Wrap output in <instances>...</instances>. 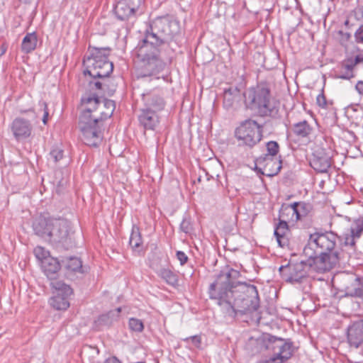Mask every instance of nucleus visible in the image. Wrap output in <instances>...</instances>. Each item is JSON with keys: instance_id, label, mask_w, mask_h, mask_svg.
<instances>
[{"instance_id": "obj_16", "label": "nucleus", "mask_w": 363, "mask_h": 363, "mask_svg": "<svg viewBox=\"0 0 363 363\" xmlns=\"http://www.w3.org/2000/svg\"><path fill=\"white\" fill-rule=\"evenodd\" d=\"M342 281L344 282L342 290L345 291L346 296L363 299V279L359 282V278L345 276Z\"/></svg>"}, {"instance_id": "obj_47", "label": "nucleus", "mask_w": 363, "mask_h": 363, "mask_svg": "<svg viewBox=\"0 0 363 363\" xmlns=\"http://www.w3.org/2000/svg\"><path fill=\"white\" fill-rule=\"evenodd\" d=\"M41 106L43 108V110H44V114H43V123L44 124H46L48 122V115H49L47 104L45 102H42Z\"/></svg>"}, {"instance_id": "obj_25", "label": "nucleus", "mask_w": 363, "mask_h": 363, "mask_svg": "<svg viewBox=\"0 0 363 363\" xmlns=\"http://www.w3.org/2000/svg\"><path fill=\"white\" fill-rule=\"evenodd\" d=\"M62 267L69 272H79L83 274L82 262L76 257H65L62 259Z\"/></svg>"}, {"instance_id": "obj_21", "label": "nucleus", "mask_w": 363, "mask_h": 363, "mask_svg": "<svg viewBox=\"0 0 363 363\" xmlns=\"http://www.w3.org/2000/svg\"><path fill=\"white\" fill-rule=\"evenodd\" d=\"M11 128L17 140L29 137L32 131L30 121L21 118H17L13 121Z\"/></svg>"}, {"instance_id": "obj_33", "label": "nucleus", "mask_w": 363, "mask_h": 363, "mask_svg": "<svg viewBox=\"0 0 363 363\" xmlns=\"http://www.w3.org/2000/svg\"><path fill=\"white\" fill-rule=\"evenodd\" d=\"M101 79L104 80V91L107 92L109 96L113 95L116 89V84L114 83V80L109 77Z\"/></svg>"}, {"instance_id": "obj_38", "label": "nucleus", "mask_w": 363, "mask_h": 363, "mask_svg": "<svg viewBox=\"0 0 363 363\" xmlns=\"http://www.w3.org/2000/svg\"><path fill=\"white\" fill-rule=\"evenodd\" d=\"M182 340L186 343L191 342L196 348H201V337L200 335H193L185 337Z\"/></svg>"}, {"instance_id": "obj_30", "label": "nucleus", "mask_w": 363, "mask_h": 363, "mask_svg": "<svg viewBox=\"0 0 363 363\" xmlns=\"http://www.w3.org/2000/svg\"><path fill=\"white\" fill-rule=\"evenodd\" d=\"M160 277L163 279L168 284L172 286L177 285L178 283V277L176 274L169 269H161L159 272Z\"/></svg>"}, {"instance_id": "obj_40", "label": "nucleus", "mask_w": 363, "mask_h": 363, "mask_svg": "<svg viewBox=\"0 0 363 363\" xmlns=\"http://www.w3.org/2000/svg\"><path fill=\"white\" fill-rule=\"evenodd\" d=\"M128 5L131 6L132 9H134L135 11L138 12L140 6L143 3L144 0H123Z\"/></svg>"}, {"instance_id": "obj_22", "label": "nucleus", "mask_w": 363, "mask_h": 363, "mask_svg": "<svg viewBox=\"0 0 363 363\" xmlns=\"http://www.w3.org/2000/svg\"><path fill=\"white\" fill-rule=\"evenodd\" d=\"M121 311V308H117L99 315L94 323V328L97 330H101L104 327L111 326L115 321L118 320Z\"/></svg>"}, {"instance_id": "obj_49", "label": "nucleus", "mask_w": 363, "mask_h": 363, "mask_svg": "<svg viewBox=\"0 0 363 363\" xmlns=\"http://www.w3.org/2000/svg\"><path fill=\"white\" fill-rule=\"evenodd\" d=\"M355 89L359 94L363 95V81H359L355 86Z\"/></svg>"}, {"instance_id": "obj_32", "label": "nucleus", "mask_w": 363, "mask_h": 363, "mask_svg": "<svg viewBox=\"0 0 363 363\" xmlns=\"http://www.w3.org/2000/svg\"><path fill=\"white\" fill-rule=\"evenodd\" d=\"M267 153L260 157L268 158L277 157L279 152V145L276 141H269L266 144Z\"/></svg>"}, {"instance_id": "obj_13", "label": "nucleus", "mask_w": 363, "mask_h": 363, "mask_svg": "<svg viewBox=\"0 0 363 363\" xmlns=\"http://www.w3.org/2000/svg\"><path fill=\"white\" fill-rule=\"evenodd\" d=\"M311 211V206L305 202H294L282 205L280 210L281 217H289L292 221H297L306 217Z\"/></svg>"}, {"instance_id": "obj_23", "label": "nucleus", "mask_w": 363, "mask_h": 363, "mask_svg": "<svg viewBox=\"0 0 363 363\" xmlns=\"http://www.w3.org/2000/svg\"><path fill=\"white\" fill-rule=\"evenodd\" d=\"M274 234L281 247H289L290 230L286 221L280 220L274 230Z\"/></svg>"}, {"instance_id": "obj_5", "label": "nucleus", "mask_w": 363, "mask_h": 363, "mask_svg": "<svg viewBox=\"0 0 363 363\" xmlns=\"http://www.w3.org/2000/svg\"><path fill=\"white\" fill-rule=\"evenodd\" d=\"M35 233L55 245L68 250L74 246L70 223L65 218L40 216L33 223Z\"/></svg>"}, {"instance_id": "obj_7", "label": "nucleus", "mask_w": 363, "mask_h": 363, "mask_svg": "<svg viewBox=\"0 0 363 363\" xmlns=\"http://www.w3.org/2000/svg\"><path fill=\"white\" fill-rule=\"evenodd\" d=\"M109 48H89V55L84 59L85 67L84 74H89L94 79H105L110 76L113 69V62L108 60Z\"/></svg>"}, {"instance_id": "obj_10", "label": "nucleus", "mask_w": 363, "mask_h": 363, "mask_svg": "<svg viewBox=\"0 0 363 363\" xmlns=\"http://www.w3.org/2000/svg\"><path fill=\"white\" fill-rule=\"evenodd\" d=\"M266 348L272 352V361L277 363H288L294 352L293 342L290 340L270 335L266 342Z\"/></svg>"}, {"instance_id": "obj_17", "label": "nucleus", "mask_w": 363, "mask_h": 363, "mask_svg": "<svg viewBox=\"0 0 363 363\" xmlns=\"http://www.w3.org/2000/svg\"><path fill=\"white\" fill-rule=\"evenodd\" d=\"M138 121L144 129L154 130L160 123L159 113L142 108L138 115Z\"/></svg>"}, {"instance_id": "obj_34", "label": "nucleus", "mask_w": 363, "mask_h": 363, "mask_svg": "<svg viewBox=\"0 0 363 363\" xmlns=\"http://www.w3.org/2000/svg\"><path fill=\"white\" fill-rule=\"evenodd\" d=\"M180 230L186 234H191L193 231V225L189 216H184L180 224Z\"/></svg>"}, {"instance_id": "obj_9", "label": "nucleus", "mask_w": 363, "mask_h": 363, "mask_svg": "<svg viewBox=\"0 0 363 363\" xmlns=\"http://www.w3.org/2000/svg\"><path fill=\"white\" fill-rule=\"evenodd\" d=\"M262 128L257 121L247 119L235 129V136L242 145L252 148L262 140Z\"/></svg>"}, {"instance_id": "obj_50", "label": "nucleus", "mask_w": 363, "mask_h": 363, "mask_svg": "<svg viewBox=\"0 0 363 363\" xmlns=\"http://www.w3.org/2000/svg\"><path fill=\"white\" fill-rule=\"evenodd\" d=\"M104 363H121V362L116 357H112L110 358H108Z\"/></svg>"}, {"instance_id": "obj_18", "label": "nucleus", "mask_w": 363, "mask_h": 363, "mask_svg": "<svg viewBox=\"0 0 363 363\" xmlns=\"http://www.w3.org/2000/svg\"><path fill=\"white\" fill-rule=\"evenodd\" d=\"M347 342L351 347L358 348L363 343V320H359L347 329Z\"/></svg>"}, {"instance_id": "obj_3", "label": "nucleus", "mask_w": 363, "mask_h": 363, "mask_svg": "<svg viewBox=\"0 0 363 363\" xmlns=\"http://www.w3.org/2000/svg\"><path fill=\"white\" fill-rule=\"evenodd\" d=\"M99 93H86L82 97L84 110L79 118V128L82 133V140L91 147H97L103 139L101 123L110 118L116 108L115 101L103 99Z\"/></svg>"}, {"instance_id": "obj_14", "label": "nucleus", "mask_w": 363, "mask_h": 363, "mask_svg": "<svg viewBox=\"0 0 363 363\" xmlns=\"http://www.w3.org/2000/svg\"><path fill=\"white\" fill-rule=\"evenodd\" d=\"M281 163V156L279 158L259 157L255 160L257 168L261 171L263 175L269 177H272L280 172L282 167Z\"/></svg>"}, {"instance_id": "obj_6", "label": "nucleus", "mask_w": 363, "mask_h": 363, "mask_svg": "<svg viewBox=\"0 0 363 363\" xmlns=\"http://www.w3.org/2000/svg\"><path fill=\"white\" fill-rule=\"evenodd\" d=\"M246 107L262 117L276 118L279 112V103L271 93L269 85L259 83L250 87L244 94Z\"/></svg>"}, {"instance_id": "obj_20", "label": "nucleus", "mask_w": 363, "mask_h": 363, "mask_svg": "<svg viewBox=\"0 0 363 363\" xmlns=\"http://www.w3.org/2000/svg\"><path fill=\"white\" fill-rule=\"evenodd\" d=\"M116 18L122 21H133L136 19L138 12L123 0H119L114 7Z\"/></svg>"}, {"instance_id": "obj_24", "label": "nucleus", "mask_w": 363, "mask_h": 363, "mask_svg": "<svg viewBox=\"0 0 363 363\" xmlns=\"http://www.w3.org/2000/svg\"><path fill=\"white\" fill-rule=\"evenodd\" d=\"M42 268L45 275L50 279H55L58 271L62 267V260L50 257L42 262Z\"/></svg>"}, {"instance_id": "obj_28", "label": "nucleus", "mask_w": 363, "mask_h": 363, "mask_svg": "<svg viewBox=\"0 0 363 363\" xmlns=\"http://www.w3.org/2000/svg\"><path fill=\"white\" fill-rule=\"evenodd\" d=\"M37 36L35 33H28L23 39L21 44L22 51L25 53H30L34 50L37 45Z\"/></svg>"}, {"instance_id": "obj_15", "label": "nucleus", "mask_w": 363, "mask_h": 363, "mask_svg": "<svg viewBox=\"0 0 363 363\" xmlns=\"http://www.w3.org/2000/svg\"><path fill=\"white\" fill-rule=\"evenodd\" d=\"M142 99L144 103L145 109L160 112L165 106V101L162 96L160 91L154 89L150 92L142 94Z\"/></svg>"}, {"instance_id": "obj_31", "label": "nucleus", "mask_w": 363, "mask_h": 363, "mask_svg": "<svg viewBox=\"0 0 363 363\" xmlns=\"http://www.w3.org/2000/svg\"><path fill=\"white\" fill-rule=\"evenodd\" d=\"M349 64V60L347 59L344 60L340 66L339 74L337 75V78L342 79H350L354 77L353 69L354 67L347 69L346 65Z\"/></svg>"}, {"instance_id": "obj_41", "label": "nucleus", "mask_w": 363, "mask_h": 363, "mask_svg": "<svg viewBox=\"0 0 363 363\" xmlns=\"http://www.w3.org/2000/svg\"><path fill=\"white\" fill-rule=\"evenodd\" d=\"M316 104L321 108H326L327 101L323 93V89H322L321 93L317 96Z\"/></svg>"}, {"instance_id": "obj_43", "label": "nucleus", "mask_w": 363, "mask_h": 363, "mask_svg": "<svg viewBox=\"0 0 363 363\" xmlns=\"http://www.w3.org/2000/svg\"><path fill=\"white\" fill-rule=\"evenodd\" d=\"M104 80L102 81H96L94 82H90L89 86L92 89L98 90L99 91H104Z\"/></svg>"}, {"instance_id": "obj_48", "label": "nucleus", "mask_w": 363, "mask_h": 363, "mask_svg": "<svg viewBox=\"0 0 363 363\" xmlns=\"http://www.w3.org/2000/svg\"><path fill=\"white\" fill-rule=\"evenodd\" d=\"M66 184H67V182L64 179H62L60 182H58V184L56 186V192L59 194H61Z\"/></svg>"}, {"instance_id": "obj_44", "label": "nucleus", "mask_w": 363, "mask_h": 363, "mask_svg": "<svg viewBox=\"0 0 363 363\" xmlns=\"http://www.w3.org/2000/svg\"><path fill=\"white\" fill-rule=\"evenodd\" d=\"M355 41L358 43H363V24L354 33Z\"/></svg>"}, {"instance_id": "obj_29", "label": "nucleus", "mask_w": 363, "mask_h": 363, "mask_svg": "<svg viewBox=\"0 0 363 363\" xmlns=\"http://www.w3.org/2000/svg\"><path fill=\"white\" fill-rule=\"evenodd\" d=\"M143 243L141 234L139 228L133 225L130 236L129 244L133 250L140 251V247Z\"/></svg>"}, {"instance_id": "obj_12", "label": "nucleus", "mask_w": 363, "mask_h": 363, "mask_svg": "<svg viewBox=\"0 0 363 363\" xmlns=\"http://www.w3.org/2000/svg\"><path fill=\"white\" fill-rule=\"evenodd\" d=\"M331 151L329 148L317 147L310 161L311 167L318 172L325 173L331 166Z\"/></svg>"}, {"instance_id": "obj_37", "label": "nucleus", "mask_w": 363, "mask_h": 363, "mask_svg": "<svg viewBox=\"0 0 363 363\" xmlns=\"http://www.w3.org/2000/svg\"><path fill=\"white\" fill-rule=\"evenodd\" d=\"M49 155L50 159L52 160L54 162H57L63 157V150L59 147H54L51 150Z\"/></svg>"}, {"instance_id": "obj_8", "label": "nucleus", "mask_w": 363, "mask_h": 363, "mask_svg": "<svg viewBox=\"0 0 363 363\" xmlns=\"http://www.w3.org/2000/svg\"><path fill=\"white\" fill-rule=\"evenodd\" d=\"M315 261L312 258L293 262L291 260L286 265L279 267V272L285 277L286 282L295 284L303 282L308 277V271L313 268L315 271Z\"/></svg>"}, {"instance_id": "obj_45", "label": "nucleus", "mask_w": 363, "mask_h": 363, "mask_svg": "<svg viewBox=\"0 0 363 363\" xmlns=\"http://www.w3.org/2000/svg\"><path fill=\"white\" fill-rule=\"evenodd\" d=\"M177 258L179 261L181 265H184V264H186L188 260V257L186 256V255L182 251L177 252Z\"/></svg>"}, {"instance_id": "obj_19", "label": "nucleus", "mask_w": 363, "mask_h": 363, "mask_svg": "<svg viewBox=\"0 0 363 363\" xmlns=\"http://www.w3.org/2000/svg\"><path fill=\"white\" fill-rule=\"evenodd\" d=\"M363 234V217L355 219L351 224L350 234L345 235L344 245L354 248L356 240Z\"/></svg>"}, {"instance_id": "obj_42", "label": "nucleus", "mask_w": 363, "mask_h": 363, "mask_svg": "<svg viewBox=\"0 0 363 363\" xmlns=\"http://www.w3.org/2000/svg\"><path fill=\"white\" fill-rule=\"evenodd\" d=\"M338 35H340V42L342 45H345L351 38V34L350 33H345L342 30H339Z\"/></svg>"}, {"instance_id": "obj_2", "label": "nucleus", "mask_w": 363, "mask_h": 363, "mask_svg": "<svg viewBox=\"0 0 363 363\" xmlns=\"http://www.w3.org/2000/svg\"><path fill=\"white\" fill-rule=\"evenodd\" d=\"M239 271L230 269L221 272L208 289L209 297L216 300L222 312L230 318L256 311L259 307L257 287L237 281Z\"/></svg>"}, {"instance_id": "obj_36", "label": "nucleus", "mask_w": 363, "mask_h": 363, "mask_svg": "<svg viewBox=\"0 0 363 363\" xmlns=\"http://www.w3.org/2000/svg\"><path fill=\"white\" fill-rule=\"evenodd\" d=\"M33 252H34V255L36 257V258L40 260L41 262L43 260H45V259L50 257L48 256L49 255V252L47 251L45 248H43V247H40V246H37L34 249Z\"/></svg>"}, {"instance_id": "obj_46", "label": "nucleus", "mask_w": 363, "mask_h": 363, "mask_svg": "<svg viewBox=\"0 0 363 363\" xmlns=\"http://www.w3.org/2000/svg\"><path fill=\"white\" fill-rule=\"evenodd\" d=\"M354 15L357 21H363V6H359L355 9Z\"/></svg>"}, {"instance_id": "obj_52", "label": "nucleus", "mask_w": 363, "mask_h": 363, "mask_svg": "<svg viewBox=\"0 0 363 363\" xmlns=\"http://www.w3.org/2000/svg\"><path fill=\"white\" fill-rule=\"evenodd\" d=\"M349 23H350V21H349L348 20H347V21H345V26H348V25H349Z\"/></svg>"}, {"instance_id": "obj_51", "label": "nucleus", "mask_w": 363, "mask_h": 363, "mask_svg": "<svg viewBox=\"0 0 363 363\" xmlns=\"http://www.w3.org/2000/svg\"><path fill=\"white\" fill-rule=\"evenodd\" d=\"M257 363H277L276 361H272V358L269 357L268 359L260 360Z\"/></svg>"}, {"instance_id": "obj_35", "label": "nucleus", "mask_w": 363, "mask_h": 363, "mask_svg": "<svg viewBox=\"0 0 363 363\" xmlns=\"http://www.w3.org/2000/svg\"><path fill=\"white\" fill-rule=\"evenodd\" d=\"M129 328L134 332H142L144 329V325L141 320L131 318L128 321Z\"/></svg>"}, {"instance_id": "obj_39", "label": "nucleus", "mask_w": 363, "mask_h": 363, "mask_svg": "<svg viewBox=\"0 0 363 363\" xmlns=\"http://www.w3.org/2000/svg\"><path fill=\"white\" fill-rule=\"evenodd\" d=\"M349 64L346 65L347 69L354 67L357 64L363 63V55H357L354 59L349 58Z\"/></svg>"}, {"instance_id": "obj_11", "label": "nucleus", "mask_w": 363, "mask_h": 363, "mask_svg": "<svg viewBox=\"0 0 363 363\" xmlns=\"http://www.w3.org/2000/svg\"><path fill=\"white\" fill-rule=\"evenodd\" d=\"M50 285L55 290V296L49 301L50 306L58 311L67 310L69 307V297L73 294L72 289L59 280L52 281Z\"/></svg>"}, {"instance_id": "obj_27", "label": "nucleus", "mask_w": 363, "mask_h": 363, "mask_svg": "<svg viewBox=\"0 0 363 363\" xmlns=\"http://www.w3.org/2000/svg\"><path fill=\"white\" fill-rule=\"evenodd\" d=\"M292 131L298 138H307L313 131V128L304 120L293 125Z\"/></svg>"}, {"instance_id": "obj_26", "label": "nucleus", "mask_w": 363, "mask_h": 363, "mask_svg": "<svg viewBox=\"0 0 363 363\" xmlns=\"http://www.w3.org/2000/svg\"><path fill=\"white\" fill-rule=\"evenodd\" d=\"M240 98V90L237 87H230L223 93V106L229 109L233 107L235 101Z\"/></svg>"}, {"instance_id": "obj_4", "label": "nucleus", "mask_w": 363, "mask_h": 363, "mask_svg": "<svg viewBox=\"0 0 363 363\" xmlns=\"http://www.w3.org/2000/svg\"><path fill=\"white\" fill-rule=\"evenodd\" d=\"M337 234L332 231L315 232L311 234L307 245L303 248L306 258L315 261V271L319 273L329 272L335 268L341 259V254L337 247L339 240Z\"/></svg>"}, {"instance_id": "obj_1", "label": "nucleus", "mask_w": 363, "mask_h": 363, "mask_svg": "<svg viewBox=\"0 0 363 363\" xmlns=\"http://www.w3.org/2000/svg\"><path fill=\"white\" fill-rule=\"evenodd\" d=\"M179 32V22L172 16L158 17L152 21L145 38L133 51L140 77L157 74L164 69L161 49L176 40Z\"/></svg>"}]
</instances>
